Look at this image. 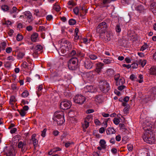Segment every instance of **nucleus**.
Masks as SVG:
<instances>
[{
    "mask_svg": "<svg viewBox=\"0 0 156 156\" xmlns=\"http://www.w3.org/2000/svg\"><path fill=\"white\" fill-rule=\"evenodd\" d=\"M25 54L24 52H20L17 55V58L18 59L23 58Z\"/></svg>",
    "mask_w": 156,
    "mask_h": 156,
    "instance_id": "2f4dec72",
    "label": "nucleus"
},
{
    "mask_svg": "<svg viewBox=\"0 0 156 156\" xmlns=\"http://www.w3.org/2000/svg\"><path fill=\"white\" fill-rule=\"evenodd\" d=\"M38 34V33L34 32L31 35V41L34 42H36L37 41Z\"/></svg>",
    "mask_w": 156,
    "mask_h": 156,
    "instance_id": "6ab92c4d",
    "label": "nucleus"
},
{
    "mask_svg": "<svg viewBox=\"0 0 156 156\" xmlns=\"http://www.w3.org/2000/svg\"><path fill=\"white\" fill-rule=\"evenodd\" d=\"M150 73L151 75H156V66L152 67L150 68Z\"/></svg>",
    "mask_w": 156,
    "mask_h": 156,
    "instance_id": "bb28decb",
    "label": "nucleus"
},
{
    "mask_svg": "<svg viewBox=\"0 0 156 156\" xmlns=\"http://www.w3.org/2000/svg\"><path fill=\"white\" fill-rule=\"evenodd\" d=\"M115 31L116 32L119 33L121 31V28L119 25H117L115 27Z\"/></svg>",
    "mask_w": 156,
    "mask_h": 156,
    "instance_id": "8fccbe9b",
    "label": "nucleus"
},
{
    "mask_svg": "<svg viewBox=\"0 0 156 156\" xmlns=\"http://www.w3.org/2000/svg\"><path fill=\"white\" fill-rule=\"evenodd\" d=\"M130 108L129 106H126L123 110V112L125 114H127L128 113L129 109Z\"/></svg>",
    "mask_w": 156,
    "mask_h": 156,
    "instance_id": "49530a36",
    "label": "nucleus"
},
{
    "mask_svg": "<svg viewBox=\"0 0 156 156\" xmlns=\"http://www.w3.org/2000/svg\"><path fill=\"white\" fill-rule=\"evenodd\" d=\"M99 86L100 90L105 93L107 92L110 89L109 83L106 81L104 80L100 81Z\"/></svg>",
    "mask_w": 156,
    "mask_h": 156,
    "instance_id": "f03ea898",
    "label": "nucleus"
},
{
    "mask_svg": "<svg viewBox=\"0 0 156 156\" xmlns=\"http://www.w3.org/2000/svg\"><path fill=\"white\" fill-rule=\"evenodd\" d=\"M34 14L38 17H40L41 16V13L39 12L38 9H37L34 10Z\"/></svg>",
    "mask_w": 156,
    "mask_h": 156,
    "instance_id": "f704fd0d",
    "label": "nucleus"
},
{
    "mask_svg": "<svg viewBox=\"0 0 156 156\" xmlns=\"http://www.w3.org/2000/svg\"><path fill=\"white\" fill-rule=\"evenodd\" d=\"M118 87V89L119 90H122L126 87L125 85H120Z\"/></svg>",
    "mask_w": 156,
    "mask_h": 156,
    "instance_id": "13d9d810",
    "label": "nucleus"
},
{
    "mask_svg": "<svg viewBox=\"0 0 156 156\" xmlns=\"http://www.w3.org/2000/svg\"><path fill=\"white\" fill-rule=\"evenodd\" d=\"M100 146L102 147V149H105L106 147V142L104 139L101 140L99 141Z\"/></svg>",
    "mask_w": 156,
    "mask_h": 156,
    "instance_id": "412c9836",
    "label": "nucleus"
},
{
    "mask_svg": "<svg viewBox=\"0 0 156 156\" xmlns=\"http://www.w3.org/2000/svg\"><path fill=\"white\" fill-rule=\"evenodd\" d=\"M119 126L120 127V129L122 130L126 129V128H125V126L124 124L120 123L119 124Z\"/></svg>",
    "mask_w": 156,
    "mask_h": 156,
    "instance_id": "680f3d73",
    "label": "nucleus"
},
{
    "mask_svg": "<svg viewBox=\"0 0 156 156\" xmlns=\"http://www.w3.org/2000/svg\"><path fill=\"white\" fill-rule=\"evenodd\" d=\"M104 63L99 62L96 64V67L95 70V72L98 73H99L101 72L102 69L104 68Z\"/></svg>",
    "mask_w": 156,
    "mask_h": 156,
    "instance_id": "9b49d317",
    "label": "nucleus"
},
{
    "mask_svg": "<svg viewBox=\"0 0 156 156\" xmlns=\"http://www.w3.org/2000/svg\"><path fill=\"white\" fill-rule=\"evenodd\" d=\"M151 92L154 94H156V87H153L151 89Z\"/></svg>",
    "mask_w": 156,
    "mask_h": 156,
    "instance_id": "bf43d9fd",
    "label": "nucleus"
},
{
    "mask_svg": "<svg viewBox=\"0 0 156 156\" xmlns=\"http://www.w3.org/2000/svg\"><path fill=\"white\" fill-rule=\"evenodd\" d=\"M74 101L79 104H82L86 101V98L85 97L81 94L76 95L73 98Z\"/></svg>",
    "mask_w": 156,
    "mask_h": 156,
    "instance_id": "20e7f679",
    "label": "nucleus"
},
{
    "mask_svg": "<svg viewBox=\"0 0 156 156\" xmlns=\"http://www.w3.org/2000/svg\"><path fill=\"white\" fill-rule=\"evenodd\" d=\"M107 28V26L106 23L103 22L99 24L97 27V31L100 34H101L105 33Z\"/></svg>",
    "mask_w": 156,
    "mask_h": 156,
    "instance_id": "39448f33",
    "label": "nucleus"
},
{
    "mask_svg": "<svg viewBox=\"0 0 156 156\" xmlns=\"http://www.w3.org/2000/svg\"><path fill=\"white\" fill-rule=\"evenodd\" d=\"M1 9L3 11H6L9 10V8L7 5H2L1 7Z\"/></svg>",
    "mask_w": 156,
    "mask_h": 156,
    "instance_id": "ea45409f",
    "label": "nucleus"
},
{
    "mask_svg": "<svg viewBox=\"0 0 156 156\" xmlns=\"http://www.w3.org/2000/svg\"><path fill=\"white\" fill-rule=\"evenodd\" d=\"M127 147L129 151H131L133 150V145L131 144H129L127 145Z\"/></svg>",
    "mask_w": 156,
    "mask_h": 156,
    "instance_id": "c03bdc74",
    "label": "nucleus"
},
{
    "mask_svg": "<svg viewBox=\"0 0 156 156\" xmlns=\"http://www.w3.org/2000/svg\"><path fill=\"white\" fill-rule=\"evenodd\" d=\"M36 136V134H34L31 136V141L33 142L34 148H36L38 143V140L35 138Z\"/></svg>",
    "mask_w": 156,
    "mask_h": 156,
    "instance_id": "aec40b11",
    "label": "nucleus"
},
{
    "mask_svg": "<svg viewBox=\"0 0 156 156\" xmlns=\"http://www.w3.org/2000/svg\"><path fill=\"white\" fill-rule=\"evenodd\" d=\"M143 128L145 132L152 131H151L152 124L150 121H145L143 124Z\"/></svg>",
    "mask_w": 156,
    "mask_h": 156,
    "instance_id": "0eeeda50",
    "label": "nucleus"
},
{
    "mask_svg": "<svg viewBox=\"0 0 156 156\" xmlns=\"http://www.w3.org/2000/svg\"><path fill=\"white\" fill-rule=\"evenodd\" d=\"M73 11L75 14L78 15L79 14V9L77 7H76L73 9Z\"/></svg>",
    "mask_w": 156,
    "mask_h": 156,
    "instance_id": "052dcab7",
    "label": "nucleus"
},
{
    "mask_svg": "<svg viewBox=\"0 0 156 156\" xmlns=\"http://www.w3.org/2000/svg\"><path fill=\"white\" fill-rule=\"evenodd\" d=\"M21 66L23 70L27 69V63L26 62H24L21 65Z\"/></svg>",
    "mask_w": 156,
    "mask_h": 156,
    "instance_id": "cd10ccee",
    "label": "nucleus"
},
{
    "mask_svg": "<svg viewBox=\"0 0 156 156\" xmlns=\"http://www.w3.org/2000/svg\"><path fill=\"white\" fill-rule=\"evenodd\" d=\"M83 65L85 68L90 69L93 67V64L90 59H86L83 61Z\"/></svg>",
    "mask_w": 156,
    "mask_h": 156,
    "instance_id": "1a4fd4ad",
    "label": "nucleus"
},
{
    "mask_svg": "<svg viewBox=\"0 0 156 156\" xmlns=\"http://www.w3.org/2000/svg\"><path fill=\"white\" fill-rule=\"evenodd\" d=\"M81 42H83L84 44H87L90 42V40H88L87 39L85 38H83L81 39Z\"/></svg>",
    "mask_w": 156,
    "mask_h": 156,
    "instance_id": "de8ad7c7",
    "label": "nucleus"
},
{
    "mask_svg": "<svg viewBox=\"0 0 156 156\" xmlns=\"http://www.w3.org/2000/svg\"><path fill=\"white\" fill-rule=\"evenodd\" d=\"M121 77H122L120 76L119 74H117L115 75L114 76V79L115 81L118 80L119 79L121 78Z\"/></svg>",
    "mask_w": 156,
    "mask_h": 156,
    "instance_id": "37998d69",
    "label": "nucleus"
},
{
    "mask_svg": "<svg viewBox=\"0 0 156 156\" xmlns=\"http://www.w3.org/2000/svg\"><path fill=\"white\" fill-rule=\"evenodd\" d=\"M25 15L29 19L31 20L32 19V16L30 12L29 11L25 12Z\"/></svg>",
    "mask_w": 156,
    "mask_h": 156,
    "instance_id": "c9c22d12",
    "label": "nucleus"
},
{
    "mask_svg": "<svg viewBox=\"0 0 156 156\" xmlns=\"http://www.w3.org/2000/svg\"><path fill=\"white\" fill-rule=\"evenodd\" d=\"M34 67V64L31 62H28L27 63V69L31 70Z\"/></svg>",
    "mask_w": 156,
    "mask_h": 156,
    "instance_id": "7c9ffc66",
    "label": "nucleus"
},
{
    "mask_svg": "<svg viewBox=\"0 0 156 156\" xmlns=\"http://www.w3.org/2000/svg\"><path fill=\"white\" fill-rule=\"evenodd\" d=\"M60 51L61 52L62 54L66 53L67 51H69L68 49H66L65 48H64L62 46H61L60 48Z\"/></svg>",
    "mask_w": 156,
    "mask_h": 156,
    "instance_id": "e433bc0d",
    "label": "nucleus"
},
{
    "mask_svg": "<svg viewBox=\"0 0 156 156\" xmlns=\"http://www.w3.org/2000/svg\"><path fill=\"white\" fill-rule=\"evenodd\" d=\"M73 144V142H68L66 143L65 144V147L67 148L71 144Z\"/></svg>",
    "mask_w": 156,
    "mask_h": 156,
    "instance_id": "774afa93",
    "label": "nucleus"
},
{
    "mask_svg": "<svg viewBox=\"0 0 156 156\" xmlns=\"http://www.w3.org/2000/svg\"><path fill=\"white\" fill-rule=\"evenodd\" d=\"M18 147L19 148L21 149L22 152L25 151L26 150V144L22 141H20L18 143Z\"/></svg>",
    "mask_w": 156,
    "mask_h": 156,
    "instance_id": "dca6fc26",
    "label": "nucleus"
},
{
    "mask_svg": "<svg viewBox=\"0 0 156 156\" xmlns=\"http://www.w3.org/2000/svg\"><path fill=\"white\" fill-rule=\"evenodd\" d=\"M105 100L104 97L101 94L97 95L94 98L95 101L97 103H101Z\"/></svg>",
    "mask_w": 156,
    "mask_h": 156,
    "instance_id": "f8f14e48",
    "label": "nucleus"
},
{
    "mask_svg": "<svg viewBox=\"0 0 156 156\" xmlns=\"http://www.w3.org/2000/svg\"><path fill=\"white\" fill-rule=\"evenodd\" d=\"M60 119H57L56 118H53V120L56 122L57 124L59 125H62L65 122V120L64 119V117L60 118Z\"/></svg>",
    "mask_w": 156,
    "mask_h": 156,
    "instance_id": "f3484780",
    "label": "nucleus"
},
{
    "mask_svg": "<svg viewBox=\"0 0 156 156\" xmlns=\"http://www.w3.org/2000/svg\"><path fill=\"white\" fill-rule=\"evenodd\" d=\"M113 122L114 124L116 125H117L119 122V120L118 118H115L114 119Z\"/></svg>",
    "mask_w": 156,
    "mask_h": 156,
    "instance_id": "864d4df0",
    "label": "nucleus"
},
{
    "mask_svg": "<svg viewBox=\"0 0 156 156\" xmlns=\"http://www.w3.org/2000/svg\"><path fill=\"white\" fill-rule=\"evenodd\" d=\"M88 57L90 59L93 60H94L97 58L96 55L92 54L89 55Z\"/></svg>",
    "mask_w": 156,
    "mask_h": 156,
    "instance_id": "79ce46f5",
    "label": "nucleus"
},
{
    "mask_svg": "<svg viewBox=\"0 0 156 156\" xmlns=\"http://www.w3.org/2000/svg\"><path fill=\"white\" fill-rule=\"evenodd\" d=\"M5 66L7 68H9L11 67V65L9 62H5L4 63Z\"/></svg>",
    "mask_w": 156,
    "mask_h": 156,
    "instance_id": "09e8293b",
    "label": "nucleus"
},
{
    "mask_svg": "<svg viewBox=\"0 0 156 156\" xmlns=\"http://www.w3.org/2000/svg\"><path fill=\"white\" fill-rule=\"evenodd\" d=\"M78 60L76 58H73L70 59L68 63L69 69L71 70H75L78 67Z\"/></svg>",
    "mask_w": 156,
    "mask_h": 156,
    "instance_id": "7ed1b4c3",
    "label": "nucleus"
},
{
    "mask_svg": "<svg viewBox=\"0 0 156 156\" xmlns=\"http://www.w3.org/2000/svg\"><path fill=\"white\" fill-rule=\"evenodd\" d=\"M23 36L20 34H18L16 37L17 40L18 41H21L23 39Z\"/></svg>",
    "mask_w": 156,
    "mask_h": 156,
    "instance_id": "3c124183",
    "label": "nucleus"
},
{
    "mask_svg": "<svg viewBox=\"0 0 156 156\" xmlns=\"http://www.w3.org/2000/svg\"><path fill=\"white\" fill-rule=\"evenodd\" d=\"M53 9L56 11H59L60 10V7L57 3H55L53 6Z\"/></svg>",
    "mask_w": 156,
    "mask_h": 156,
    "instance_id": "72a5a7b5",
    "label": "nucleus"
},
{
    "mask_svg": "<svg viewBox=\"0 0 156 156\" xmlns=\"http://www.w3.org/2000/svg\"><path fill=\"white\" fill-rule=\"evenodd\" d=\"M139 79L138 80V82L140 83H142L143 81V75L141 74H140L139 75Z\"/></svg>",
    "mask_w": 156,
    "mask_h": 156,
    "instance_id": "603ef678",
    "label": "nucleus"
},
{
    "mask_svg": "<svg viewBox=\"0 0 156 156\" xmlns=\"http://www.w3.org/2000/svg\"><path fill=\"white\" fill-rule=\"evenodd\" d=\"M142 138L145 142L150 144H154L155 141L154 134L152 131L145 132Z\"/></svg>",
    "mask_w": 156,
    "mask_h": 156,
    "instance_id": "f257e3e1",
    "label": "nucleus"
},
{
    "mask_svg": "<svg viewBox=\"0 0 156 156\" xmlns=\"http://www.w3.org/2000/svg\"><path fill=\"white\" fill-rule=\"evenodd\" d=\"M68 5H72V6H74L75 5V4L73 2V1H69L68 2Z\"/></svg>",
    "mask_w": 156,
    "mask_h": 156,
    "instance_id": "0e129e2a",
    "label": "nucleus"
},
{
    "mask_svg": "<svg viewBox=\"0 0 156 156\" xmlns=\"http://www.w3.org/2000/svg\"><path fill=\"white\" fill-rule=\"evenodd\" d=\"M136 10L141 12L144 9V7L142 5H138L135 7Z\"/></svg>",
    "mask_w": 156,
    "mask_h": 156,
    "instance_id": "473e14b6",
    "label": "nucleus"
},
{
    "mask_svg": "<svg viewBox=\"0 0 156 156\" xmlns=\"http://www.w3.org/2000/svg\"><path fill=\"white\" fill-rule=\"evenodd\" d=\"M76 55L79 57H83L84 56V54L81 51H78L76 53Z\"/></svg>",
    "mask_w": 156,
    "mask_h": 156,
    "instance_id": "5fc2aeb1",
    "label": "nucleus"
},
{
    "mask_svg": "<svg viewBox=\"0 0 156 156\" xmlns=\"http://www.w3.org/2000/svg\"><path fill=\"white\" fill-rule=\"evenodd\" d=\"M103 62L105 64H109L113 63L114 61L113 58H108L104 59Z\"/></svg>",
    "mask_w": 156,
    "mask_h": 156,
    "instance_id": "a211bd4d",
    "label": "nucleus"
},
{
    "mask_svg": "<svg viewBox=\"0 0 156 156\" xmlns=\"http://www.w3.org/2000/svg\"><path fill=\"white\" fill-rule=\"evenodd\" d=\"M43 48L42 46L40 45H36L34 48V50L35 51H40Z\"/></svg>",
    "mask_w": 156,
    "mask_h": 156,
    "instance_id": "c756f323",
    "label": "nucleus"
},
{
    "mask_svg": "<svg viewBox=\"0 0 156 156\" xmlns=\"http://www.w3.org/2000/svg\"><path fill=\"white\" fill-rule=\"evenodd\" d=\"M29 95L28 91L27 90L24 91L22 94V96L23 98H26Z\"/></svg>",
    "mask_w": 156,
    "mask_h": 156,
    "instance_id": "a19ab883",
    "label": "nucleus"
},
{
    "mask_svg": "<svg viewBox=\"0 0 156 156\" xmlns=\"http://www.w3.org/2000/svg\"><path fill=\"white\" fill-rule=\"evenodd\" d=\"M71 104V102L69 101H62L60 104V108L64 110L68 109L70 107Z\"/></svg>",
    "mask_w": 156,
    "mask_h": 156,
    "instance_id": "423d86ee",
    "label": "nucleus"
},
{
    "mask_svg": "<svg viewBox=\"0 0 156 156\" xmlns=\"http://www.w3.org/2000/svg\"><path fill=\"white\" fill-rule=\"evenodd\" d=\"M4 151L7 156H13L14 150L11 147L6 146L4 148Z\"/></svg>",
    "mask_w": 156,
    "mask_h": 156,
    "instance_id": "9d476101",
    "label": "nucleus"
},
{
    "mask_svg": "<svg viewBox=\"0 0 156 156\" xmlns=\"http://www.w3.org/2000/svg\"><path fill=\"white\" fill-rule=\"evenodd\" d=\"M147 48V46L146 44L145 43L141 47L140 50L142 51H144Z\"/></svg>",
    "mask_w": 156,
    "mask_h": 156,
    "instance_id": "4d7b16f0",
    "label": "nucleus"
},
{
    "mask_svg": "<svg viewBox=\"0 0 156 156\" xmlns=\"http://www.w3.org/2000/svg\"><path fill=\"white\" fill-rule=\"evenodd\" d=\"M47 131V129L46 128L44 129L43 131L42 132V133L41 134V136L43 137H44L45 136L46 133Z\"/></svg>",
    "mask_w": 156,
    "mask_h": 156,
    "instance_id": "e2e57ef3",
    "label": "nucleus"
},
{
    "mask_svg": "<svg viewBox=\"0 0 156 156\" xmlns=\"http://www.w3.org/2000/svg\"><path fill=\"white\" fill-rule=\"evenodd\" d=\"M84 90L86 93H93L94 92V89L93 86L91 85L87 86L84 87Z\"/></svg>",
    "mask_w": 156,
    "mask_h": 156,
    "instance_id": "2eb2a0df",
    "label": "nucleus"
},
{
    "mask_svg": "<svg viewBox=\"0 0 156 156\" xmlns=\"http://www.w3.org/2000/svg\"><path fill=\"white\" fill-rule=\"evenodd\" d=\"M111 152L113 154H115L117 153V150L115 148H112L111 150Z\"/></svg>",
    "mask_w": 156,
    "mask_h": 156,
    "instance_id": "338daca9",
    "label": "nucleus"
},
{
    "mask_svg": "<svg viewBox=\"0 0 156 156\" xmlns=\"http://www.w3.org/2000/svg\"><path fill=\"white\" fill-rule=\"evenodd\" d=\"M12 51V48L11 47H8L5 49V51L7 53H11Z\"/></svg>",
    "mask_w": 156,
    "mask_h": 156,
    "instance_id": "6e6d98bb",
    "label": "nucleus"
},
{
    "mask_svg": "<svg viewBox=\"0 0 156 156\" xmlns=\"http://www.w3.org/2000/svg\"><path fill=\"white\" fill-rule=\"evenodd\" d=\"M61 42V46L62 47L68 49L69 50L71 49V44L69 41L66 40L65 39H62Z\"/></svg>",
    "mask_w": 156,
    "mask_h": 156,
    "instance_id": "6e6552de",
    "label": "nucleus"
},
{
    "mask_svg": "<svg viewBox=\"0 0 156 156\" xmlns=\"http://www.w3.org/2000/svg\"><path fill=\"white\" fill-rule=\"evenodd\" d=\"M19 12V10L17 9L16 7L15 6H14L12 9L9 12L10 13L12 14L15 13H18Z\"/></svg>",
    "mask_w": 156,
    "mask_h": 156,
    "instance_id": "c85d7f7f",
    "label": "nucleus"
},
{
    "mask_svg": "<svg viewBox=\"0 0 156 156\" xmlns=\"http://www.w3.org/2000/svg\"><path fill=\"white\" fill-rule=\"evenodd\" d=\"M125 82V80L123 77H121L118 80L116 81V84L117 86L123 85Z\"/></svg>",
    "mask_w": 156,
    "mask_h": 156,
    "instance_id": "4be33fe9",
    "label": "nucleus"
},
{
    "mask_svg": "<svg viewBox=\"0 0 156 156\" xmlns=\"http://www.w3.org/2000/svg\"><path fill=\"white\" fill-rule=\"evenodd\" d=\"M1 50H4L5 49V48L6 46V43L5 42H3L1 43Z\"/></svg>",
    "mask_w": 156,
    "mask_h": 156,
    "instance_id": "a18cd8bd",
    "label": "nucleus"
},
{
    "mask_svg": "<svg viewBox=\"0 0 156 156\" xmlns=\"http://www.w3.org/2000/svg\"><path fill=\"white\" fill-rule=\"evenodd\" d=\"M65 80H63L62 79L59 80V84L62 86L67 87L69 84L68 82L69 81L68 78L66 75L64 76Z\"/></svg>",
    "mask_w": 156,
    "mask_h": 156,
    "instance_id": "ddd939ff",
    "label": "nucleus"
},
{
    "mask_svg": "<svg viewBox=\"0 0 156 156\" xmlns=\"http://www.w3.org/2000/svg\"><path fill=\"white\" fill-rule=\"evenodd\" d=\"M89 117H87L85 119L84 123L82 124V127L84 132L86 131V129L87 128L89 125V122L88 120Z\"/></svg>",
    "mask_w": 156,
    "mask_h": 156,
    "instance_id": "4468645a",
    "label": "nucleus"
},
{
    "mask_svg": "<svg viewBox=\"0 0 156 156\" xmlns=\"http://www.w3.org/2000/svg\"><path fill=\"white\" fill-rule=\"evenodd\" d=\"M69 23L70 25H74L76 23V20L73 19H70L69 21Z\"/></svg>",
    "mask_w": 156,
    "mask_h": 156,
    "instance_id": "58836bf2",
    "label": "nucleus"
},
{
    "mask_svg": "<svg viewBox=\"0 0 156 156\" xmlns=\"http://www.w3.org/2000/svg\"><path fill=\"white\" fill-rule=\"evenodd\" d=\"M115 132L114 128H108L106 130V133L107 134H115Z\"/></svg>",
    "mask_w": 156,
    "mask_h": 156,
    "instance_id": "a878e982",
    "label": "nucleus"
},
{
    "mask_svg": "<svg viewBox=\"0 0 156 156\" xmlns=\"http://www.w3.org/2000/svg\"><path fill=\"white\" fill-rule=\"evenodd\" d=\"M18 111L20 115L22 117L24 116L27 113L23 109H21L20 110H18Z\"/></svg>",
    "mask_w": 156,
    "mask_h": 156,
    "instance_id": "4c0bfd02",
    "label": "nucleus"
},
{
    "mask_svg": "<svg viewBox=\"0 0 156 156\" xmlns=\"http://www.w3.org/2000/svg\"><path fill=\"white\" fill-rule=\"evenodd\" d=\"M147 61L145 59H140L138 61V64L141 66L143 67L147 63Z\"/></svg>",
    "mask_w": 156,
    "mask_h": 156,
    "instance_id": "b1692460",
    "label": "nucleus"
},
{
    "mask_svg": "<svg viewBox=\"0 0 156 156\" xmlns=\"http://www.w3.org/2000/svg\"><path fill=\"white\" fill-rule=\"evenodd\" d=\"M63 113L61 112L60 113L58 114L57 112L55 113V117L53 118H56L57 119H60V118L64 117Z\"/></svg>",
    "mask_w": 156,
    "mask_h": 156,
    "instance_id": "393cba45",
    "label": "nucleus"
},
{
    "mask_svg": "<svg viewBox=\"0 0 156 156\" xmlns=\"http://www.w3.org/2000/svg\"><path fill=\"white\" fill-rule=\"evenodd\" d=\"M131 66L133 69L136 68L138 67V64L136 63H134Z\"/></svg>",
    "mask_w": 156,
    "mask_h": 156,
    "instance_id": "69168bd1",
    "label": "nucleus"
},
{
    "mask_svg": "<svg viewBox=\"0 0 156 156\" xmlns=\"http://www.w3.org/2000/svg\"><path fill=\"white\" fill-rule=\"evenodd\" d=\"M105 41H110L112 37V35L109 32H107L105 34L104 36Z\"/></svg>",
    "mask_w": 156,
    "mask_h": 156,
    "instance_id": "5701e85b",
    "label": "nucleus"
}]
</instances>
